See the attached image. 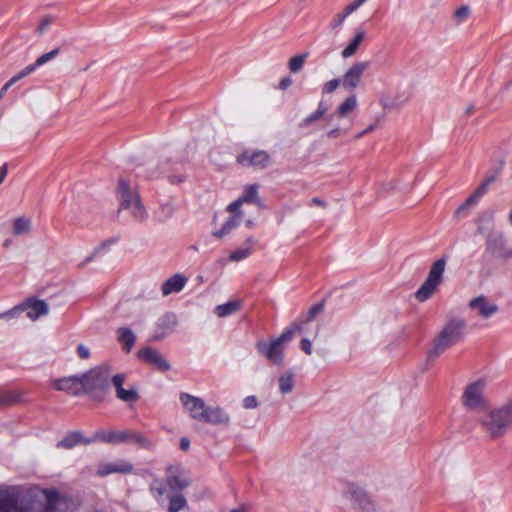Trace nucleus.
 Wrapping results in <instances>:
<instances>
[{"instance_id": "c85d7f7f", "label": "nucleus", "mask_w": 512, "mask_h": 512, "mask_svg": "<svg viewBox=\"0 0 512 512\" xmlns=\"http://www.w3.org/2000/svg\"><path fill=\"white\" fill-rule=\"evenodd\" d=\"M59 51H60L59 48H55V49L51 50L50 52L41 55L40 57L37 58V60L33 64H31V65L25 67L23 70H21L20 71L21 75L23 77L28 76L33 71H35V69L37 67L42 66L45 63L53 60L59 54Z\"/></svg>"}, {"instance_id": "5701e85b", "label": "nucleus", "mask_w": 512, "mask_h": 512, "mask_svg": "<svg viewBox=\"0 0 512 512\" xmlns=\"http://www.w3.org/2000/svg\"><path fill=\"white\" fill-rule=\"evenodd\" d=\"M124 380V374H116L112 377L111 381L116 389V395L122 401L135 402L138 399L137 391L135 389H124Z\"/></svg>"}, {"instance_id": "e433bc0d", "label": "nucleus", "mask_w": 512, "mask_h": 512, "mask_svg": "<svg viewBox=\"0 0 512 512\" xmlns=\"http://www.w3.org/2000/svg\"><path fill=\"white\" fill-rule=\"evenodd\" d=\"M31 230V221L25 217H19L13 222V233L16 236L28 234Z\"/></svg>"}, {"instance_id": "338daca9", "label": "nucleus", "mask_w": 512, "mask_h": 512, "mask_svg": "<svg viewBox=\"0 0 512 512\" xmlns=\"http://www.w3.org/2000/svg\"><path fill=\"white\" fill-rule=\"evenodd\" d=\"M327 135L330 138H337L340 135V130L339 128L332 129L327 133Z\"/></svg>"}, {"instance_id": "13d9d810", "label": "nucleus", "mask_w": 512, "mask_h": 512, "mask_svg": "<svg viewBox=\"0 0 512 512\" xmlns=\"http://www.w3.org/2000/svg\"><path fill=\"white\" fill-rule=\"evenodd\" d=\"M242 205H243L242 202L238 198L236 201H234V202H232L231 204L228 205L227 211H229L230 213H233V215H235L237 213H242L239 210Z\"/></svg>"}, {"instance_id": "f03ea898", "label": "nucleus", "mask_w": 512, "mask_h": 512, "mask_svg": "<svg viewBox=\"0 0 512 512\" xmlns=\"http://www.w3.org/2000/svg\"><path fill=\"white\" fill-rule=\"evenodd\" d=\"M478 424L489 440L504 438L512 428V398L487 409L479 418Z\"/></svg>"}, {"instance_id": "b1692460", "label": "nucleus", "mask_w": 512, "mask_h": 512, "mask_svg": "<svg viewBox=\"0 0 512 512\" xmlns=\"http://www.w3.org/2000/svg\"><path fill=\"white\" fill-rule=\"evenodd\" d=\"M187 283V278L181 274H175L168 278L161 286V291L164 296L172 293L180 292Z\"/></svg>"}, {"instance_id": "1a4fd4ad", "label": "nucleus", "mask_w": 512, "mask_h": 512, "mask_svg": "<svg viewBox=\"0 0 512 512\" xmlns=\"http://www.w3.org/2000/svg\"><path fill=\"white\" fill-rule=\"evenodd\" d=\"M179 400L185 413H187L190 418L200 422L203 421L208 405L202 398L183 392L180 394Z\"/></svg>"}, {"instance_id": "37998d69", "label": "nucleus", "mask_w": 512, "mask_h": 512, "mask_svg": "<svg viewBox=\"0 0 512 512\" xmlns=\"http://www.w3.org/2000/svg\"><path fill=\"white\" fill-rule=\"evenodd\" d=\"M108 246L106 245V243H102L100 244L99 246H97L93 251L92 253L87 256L80 264H79V267H84L85 265H87L88 263L92 262L97 256H99L100 254L106 252Z\"/></svg>"}, {"instance_id": "603ef678", "label": "nucleus", "mask_w": 512, "mask_h": 512, "mask_svg": "<svg viewBox=\"0 0 512 512\" xmlns=\"http://www.w3.org/2000/svg\"><path fill=\"white\" fill-rule=\"evenodd\" d=\"M324 305L322 303H318L310 308L307 313L305 321L313 320L319 313L322 312Z\"/></svg>"}, {"instance_id": "864d4df0", "label": "nucleus", "mask_w": 512, "mask_h": 512, "mask_svg": "<svg viewBox=\"0 0 512 512\" xmlns=\"http://www.w3.org/2000/svg\"><path fill=\"white\" fill-rule=\"evenodd\" d=\"M258 406V401L255 396H247L243 399V407L245 409H253Z\"/></svg>"}, {"instance_id": "8fccbe9b", "label": "nucleus", "mask_w": 512, "mask_h": 512, "mask_svg": "<svg viewBox=\"0 0 512 512\" xmlns=\"http://www.w3.org/2000/svg\"><path fill=\"white\" fill-rule=\"evenodd\" d=\"M469 15L470 8L468 6H461L455 11L454 17L458 22H463L468 18Z\"/></svg>"}, {"instance_id": "a18cd8bd", "label": "nucleus", "mask_w": 512, "mask_h": 512, "mask_svg": "<svg viewBox=\"0 0 512 512\" xmlns=\"http://www.w3.org/2000/svg\"><path fill=\"white\" fill-rule=\"evenodd\" d=\"M54 20H55L54 17L51 15H47V16L43 17L40 20L39 25L37 27L38 34L42 35V34L46 33L47 30L50 28V26L53 24Z\"/></svg>"}, {"instance_id": "09e8293b", "label": "nucleus", "mask_w": 512, "mask_h": 512, "mask_svg": "<svg viewBox=\"0 0 512 512\" xmlns=\"http://www.w3.org/2000/svg\"><path fill=\"white\" fill-rule=\"evenodd\" d=\"M380 105L383 107V109H394L401 106L402 103H398L394 100H391L387 95L382 94L379 99Z\"/></svg>"}, {"instance_id": "6ab92c4d", "label": "nucleus", "mask_w": 512, "mask_h": 512, "mask_svg": "<svg viewBox=\"0 0 512 512\" xmlns=\"http://www.w3.org/2000/svg\"><path fill=\"white\" fill-rule=\"evenodd\" d=\"M51 385L55 390L64 391L72 395H80L83 391L81 376H69L55 379L52 381Z\"/></svg>"}, {"instance_id": "49530a36", "label": "nucleus", "mask_w": 512, "mask_h": 512, "mask_svg": "<svg viewBox=\"0 0 512 512\" xmlns=\"http://www.w3.org/2000/svg\"><path fill=\"white\" fill-rule=\"evenodd\" d=\"M15 507V501L10 496L0 498V512H10Z\"/></svg>"}, {"instance_id": "7ed1b4c3", "label": "nucleus", "mask_w": 512, "mask_h": 512, "mask_svg": "<svg viewBox=\"0 0 512 512\" xmlns=\"http://www.w3.org/2000/svg\"><path fill=\"white\" fill-rule=\"evenodd\" d=\"M465 327L466 323L463 319H450L434 338L428 357L430 359L437 358L457 343L462 338Z\"/></svg>"}, {"instance_id": "e2e57ef3", "label": "nucleus", "mask_w": 512, "mask_h": 512, "mask_svg": "<svg viewBox=\"0 0 512 512\" xmlns=\"http://www.w3.org/2000/svg\"><path fill=\"white\" fill-rule=\"evenodd\" d=\"M190 447V441L188 438L186 437H183L181 438L180 440V448L183 450V451H187Z\"/></svg>"}, {"instance_id": "ddd939ff", "label": "nucleus", "mask_w": 512, "mask_h": 512, "mask_svg": "<svg viewBox=\"0 0 512 512\" xmlns=\"http://www.w3.org/2000/svg\"><path fill=\"white\" fill-rule=\"evenodd\" d=\"M242 166L264 169L269 165L270 156L263 150H245L237 157Z\"/></svg>"}, {"instance_id": "a211bd4d", "label": "nucleus", "mask_w": 512, "mask_h": 512, "mask_svg": "<svg viewBox=\"0 0 512 512\" xmlns=\"http://www.w3.org/2000/svg\"><path fill=\"white\" fill-rule=\"evenodd\" d=\"M93 441L111 445L126 444L129 442V430H99L95 433Z\"/></svg>"}, {"instance_id": "aec40b11", "label": "nucleus", "mask_w": 512, "mask_h": 512, "mask_svg": "<svg viewBox=\"0 0 512 512\" xmlns=\"http://www.w3.org/2000/svg\"><path fill=\"white\" fill-rule=\"evenodd\" d=\"M181 163L171 160L162 161L159 164V174L167 177L172 184H178L186 179V176L179 173Z\"/></svg>"}, {"instance_id": "473e14b6", "label": "nucleus", "mask_w": 512, "mask_h": 512, "mask_svg": "<svg viewBox=\"0 0 512 512\" xmlns=\"http://www.w3.org/2000/svg\"><path fill=\"white\" fill-rule=\"evenodd\" d=\"M278 388L282 394H289L294 389V375L285 371L279 375L278 378Z\"/></svg>"}, {"instance_id": "f257e3e1", "label": "nucleus", "mask_w": 512, "mask_h": 512, "mask_svg": "<svg viewBox=\"0 0 512 512\" xmlns=\"http://www.w3.org/2000/svg\"><path fill=\"white\" fill-rule=\"evenodd\" d=\"M477 233L485 237V252L501 261L512 259V247L509 246L503 232L494 224V211H482L477 220Z\"/></svg>"}, {"instance_id": "bb28decb", "label": "nucleus", "mask_w": 512, "mask_h": 512, "mask_svg": "<svg viewBox=\"0 0 512 512\" xmlns=\"http://www.w3.org/2000/svg\"><path fill=\"white\" fill-rule=\"evenodd\" d=\"M366 37V32L363 29H357L355 36L350 43L342 50L341 56L345 59L350 58L356 54L361 43Z\"/></svg>"}, {"instance_id": "4d7b16f0", "label": "nucleus", "mask_w": 512, "mask_h": 512, "mask_svg": "<svg viewBox=\"0 0 512 512\" xmlns=\"http://www.w3.org/2000/svg\"><path fill=\"white\" fill-rule=\"evenodd\" d=\"M77 355L81 359H88L90 357L89 348L83 344L78 345Z\"/></svg>"}, {"instance_id": "dca6fc26", "label": "nucleus", "mask_w": 512, "mask_h": 512, "mask_svg": "<svg viewBox=\"0 0 512 512\" xmlns=\"http://www.w3.org/2000/svg\"><path fill=\"white\" fill-rule=\"evenodd\" d=\"M469 308L484 319H488L498 312V306L483 295L471 299Z\"/></svg>"}, {"instance_id": "c756f323", "label": "nucleus", "mask_w": 512, "mask_h": 512, "mask_svg": "<svg viewBox=\"0 0 512 512\" xmlns=\"http://www.w3.org/2000/svg\"><path fill=\"white\" fill-rule=\"evenodd\" d=\"M491 181H492V179L488 180L485 183H483L482 185H480L476 189V191L457 209L456 215L457 216L460 215L462 212L467 210L469 207L476 204L479 201V199L486 193V191L488 189V185Z\"/></svg>"}, {"instance_id": "a878e982", "label": "nucleus", "mask_w": 512, "mask_h": 512, "mask_svg": "<svg viewBox=\"0 0 512 512\" xmlns=\"http://www.w3.org/2000/svg\"><path fill=\"white\" fill-rule=\"evenodd\" d=\"M118 342L122 345L123 351L129 353L136 342L134 332L128 327H120L116 331Z\"/></svg>"}, {"instance_id": "6e6552de", "label": "nucleus", "mask_w": 512, "mask_h": 512, "mask_svg": "<svg viewBox=\"0 0 512 512\" xmlns=\"http://www.w3.org/2000/svg\"><path fill=\"white\" fill-rule=\"evenodd\" d=\"M110 374L106 368L96 367L81 375L82 393L102 394L108 388Z\"/></svg>"}, {"instance_id": "72a5a7b5", "label": "nucleus", "mask_w": 512, "mask_h": 512, "mask_svg": "<svg viewBox=\"0 0 512 512\" xmlns=\"http://www.w3.org/2000/svg\"><path fill=\"white\" fill-rule=\"evenodd\" d=\"M302 322H293L289 327H287L282 334L274 338L277 342H279L282 346L292 340L294 335L302 330Z\"/></svg>"}, {"instance_id": "2f4dec72", "label": "nucleus", "mask_w": 512, "mask_h": 512, "mask_svg": "<svg viewBox=\"0 0 512 512\" xmlns=\"http://www.w3.org/2000/svg\"><path fill=\"white\" fill-rule=\"evenodd\" d=\"M240 306V301L232 300L227 303L216 306L214 309V313L220 318L227 317L235 314L240 309Z\"/></svg>"}, {"instance_id": "5fc2aeb1", "label": "nucleus", "mask_w": 512, "mask_h": 512, "mask_svg": "<svg viewBox=\"0 0 512 512\" xmlns=\"http://www.w3.org/2000/svg\"><path fill=\"white\" fill-rule=\"evenodd\" d=\"M17 311L15 306L5 312L0 313V320H12L17 318Z\"/></svg>"}, {"instance_id": "4468645a", "label": "nucleus", "mask_w": 512, "mask_h": 512, "mask_svg": "<svg viewBox=\"0 0 512 512\" xmlns=\"http://www.w3.org/2000/svg\"><path fill=\"white\" fill-rule=\"evenodd\" d=\"M137 357L153 366L157 370L161 372H166L170 370L171 366L166 358L156 349L152 347H143L137 352Z\"/></svg>"}, {"instance_id": "412c9836", "label": "nucleus", "mask_w": 512, "mask_h": 512, "mask_svg": "<svg viewBox=\"0 0 512 512\" xmlns=\"http://www.w3.org/2000/svg\"><path fill=\"white\" fill-rule=\"evenodd\" d=\"M133 472V465L125 460L103 463L98 467L99 476H107L113 473L129 474Z\"/></svg>"}, {"instance_id": "de8ad7c7", "label": "nucleus", "mask_w": 512, "mask_h": 512, "mask_svg": "<svg viewBox=\"0 0 512 512\" xmlns=\"http://www.w3.org/2000/svg\"><path fill=\"white\" fill-rule=\"evenodd\" d=\"M341 85L340 79H332L323 84L322 94H330L334 92Z\"/></svg>"}, {"instance_id": "f3484780", "label": "nucleus", "mask_w": 512, "mask_h": 512, "mask_svg": "<svg viewBox=\"0 0 512 512\" xmlns=\"http://www.w3.org/2000/svg\"><path fill=\"white\" fill-rule=\"evenodd\" d=\"M343 495L348 500L352 501L355 505L360 508H366L370 501L365 489L353 482H348L345 484V488L343 491Z\"/></svg>"}, {"instance_id": "69168bd1", "label": "nucleus", "mask_w": 512, "mask_h": 512, "mask_svg": "<svg viewBox=\"0 0 512 512\" xmlns=\"http://www.w3.org/2000/svg\"><path fill=\"white\" fill-rule=\"evenodd\" d=\"M311 203L313 205H316V206H319V207H326V203L322 199L317 198V197L313 198L311 200Z\"/></svg>"}, {"instance_id": "f704fd0d", "label": "nucleus", "mask_w": 512, "mask_h": 512, "mask_svg": "<svg viewBox=\"0 0 512 512\" xmlns=\"http://www.w3.org/2000/svg\"><path fill=\"white\" fill-rule=\"evenodd\" d=\"M258 188L257 184L246 186L242 195L239 197L242 204L244 203H254L260 205V200L258 197Z\"/></svg>"}, {"instance_id": "774afa93", "label": "nucleus", "mask_w": 512, "mask_h": 512, "mask_svg": "<svg viewBox=\"0 0 512 512\" xmlns=\"http://www.w3.org/2000/svg\"><path fill=\"white\" fill-rule=\"evenodd\" d=\"M507 219H508V223L512 226V206H511L510 212L508 213Z\"/></svg>"}, {"instance_id": "0e129e2a", "label": "nucleus", "mask_w": 512, "mask_h": 512, "mask_svg": "<svg viewBox=\"0 0 512 512\" xmlns=\"http://www.w3.org/2000/svg\"><path fill=\"white\" fill-rule=\"evenodd\" d=\"M7 171H8V166L7 164H3L0 168V184L4 181L6 175H7Z\"/></svg>"}, {"instance_id": "79ce46f5", "label": "nucleus", "mask_w": 512, "mask_h": 512, "mask_svg": "<svg viewBox=\"0 0 512 512\" xmlns=\"http://www.w3.org/2000/svg\"><path fill=\"white\" fill-rule=\"evenodd\" d=\"M307 55H296L292 57L289 61V69L293 73H297L300 71L304 65Z\"/></svg>"}, {"instance_id": "4be33fe9", "label": "nucleus", "mask_w": 512, "mask_h": 512, "mask_svg": "<svg viewBox=\"0 0 512 512\" xmlns=\"http://www.w3.org/2000/svg\"><path fill=\"white\" fill-rule=\"evenodd\" d=\"M202 422L212 425L228 426L230 424V416L222 407L208 405L207 412Z\"/></svg>"}, {"instance_id": "052dcab7", "label": "nucleus", "mask_w": 512, "mask_h": 512, "mask_svg": "<svg viewBox=\"0 0 512 512\" xmlns=\"http://www.w3.org/2000/svg\"><path fill=\"white\" fill-rule=\"evenodd\" d=\"M359 8V6L353 1L351 2L350 4H348L344 9H343V13L348 17L350 14H352L353 12H355L357 9Z\"/></svg>"}, {"instance_id": "ea45409f", "label": "nucleus", "mask_w": 512, "mask_h": 512, "mask_svg": "<svg viewBox=\"0 0 512 512\" xmlns=\"http://www.w3.org/2000/svg\"><path fill=\"white\" fill-rule=\"evenodd\" d=\"M326 107L323 106L322 103L319 104L317 110L315 112H313L312 114H310L309 116H307L306 118H304L299 126L302 127V128H306V127H309L310 125H312L315 121L319 120L320 118H322L324 116V114L326 113Z\"/></svg>"}, {"instance_id": "9b49d317", "label": "nucleus", "mask_w": 512, "mask_h": 512, "mask_svg": "<svg viewBox=\"0 0 512 512\" xmlns=\"http://www.w3.org/2000/svg\"><path fill=\"white\" fill-rule=\"evenodd\" d=\"M258 352L263 355L270 363L276 366H282L284 362V346L275 339L270 342L260 340L256 343Z\"/></svg>"}, {"instance_id": "3c124183", "label": "nucleus", "mask_w": 512, "mask_h": 512, "mask_svg": "<svg viewBox=\"0 0 512 512\" xmlns=\"http://www.w3.org/2000/svg\"><path fill=\"white\" fill-rule=\"evenodd\" d=\"M24 78L19 72L17 75L13 76L0 90V100L3 98L7 90L14 85L17 81Z\"/></svg>"}, {"instance_id": "c03bdc74", "label": "nucleus", "mask_w": 512, "mask_h": 512, "mask_svg": "<svg viewBox=\"0 0 512 512\" xmlns=\"http://www.w3.org/2000/svg\"><path fill=\"white\" fill-rule=\"evenodd\" d=\"M251 252V248L237 249L230 254L229 259L231 261L238 262L250 256Z\"/></svg>"}, {"instance_id": "0eeeda50", "label": "nucleus", "mask_w": 512, "mask_h": 512, "mask_svg": "<svg viewBox=\"0 0 512 512\" xmlns=\"http://www.w3.org/2000/svg\"><path fill=\"white\" fill-rule=\"evenodd\" d=\"M446 264L447 257L445 256L433 262L426 280L415 293V298L419 302H425L437 291L438 287L443 282Z\"/></svg>"}, {"instance_id": "4c0bfd02", "label": "nucleus", "mask_w": 512, "mask_h": 512, "mask_svg": "<svg viewBox=\"0 0 512 512\" xmlns=\"http://www.w3.org/2000/svg\"><path fill=\"white\" fill-rule=\"evenodd\" d=\"M149 490H150V493L152 494V496L156 499V501L158 503L163 502V496L166 492V486L162 480H159V479L153 480L150 485Z\"/></svg>"}, {"instance_id": "393cba45", "label": "nucleus", "mask_w": 512, "mask_h": 512, "mask_svg": "<svg viewBox=\"0 0 512 512\" xmlns=\"http://www.w3.org/2000/svg\"><path fill=\"white\" fill-rule=\"evenodd\" d=\"M176 469L172 467L168 469L166 482L172 490H182L189 486L190 481L188 477H186L182 473H176Z\"/></svg>"}, {"instance_id": "2eb2a0df", "label": "nucleus", "mask_w": 512, "mask_h": 512, "mask_svg": "<svg viewBox=\"0 0 512 512\" xmlns=\"http://www.w3.org/2000/svg\"><path fill=\"white\" fill-rule=\"evenodd\" d=\"M178 326V318L172 313L168 312L161 316L156 322V329L152 336V340L159 341L173 333Z\"/></svg>"}, {"instance_id": "7c9ffc66", "label": "nucleus", "mask_w": 512, "mask_h": 512, "mask_svg": "<svg viewBox=\"0 0 512 512\" xmlns=\"http://www.w3.org/2000/svg\"><path fill=\"white\" fill-rule=\"evenodd\" d=\"M358 106L357 96L350 94L346 97L343 102L337 107L336 115L340 118H346L352 113Z\"/></svg>"}, {"instance_id": "20e7f679", "label": "nucleus", "mask_w": 512, "mask_h": 512, "mask_svg": "<svg viewBox=\"0 0 512 512\" xmlns=\"http://www.w3.org/2000/svg\"><path fill=\"white\" fill-rule=\"evenodd\" d=\"M36 500L21 512H71L75 508L74 502L56 491H41Z\"/></svg>"}, {"instance_id": "6e6d98bb", "label": "nucleus", "mask_w": 512, "mask_h": 512, "mask_svg": "<svg viewBox=\"0 0 512 512\" xmlns=\"http://www.w3.org/2000/svg\"><path fill=\"white\" fill-rule=\"evenodd\" d=\"M346 18L347 16L343 12L336 14L331 22V27L333 29L340 27Z\"/></svg>"}, {"instance_id": "bf43d9fd", "label": "nucleus", "mask_w": 512, "mask_h": 512, "mask_svg": "<svg viewBox=\"0 0 512 512\" xmlns=\"http://www.w3.org/2000/svg\"><path fill=\"white\" fill-rule=\"evenodd\" d=\"M300 347L301 349L307 354V355H311L312 354V343L310 340L304 338L301 340V343H300Z\"/></svg>"}, {"instance_id": "f8f14e48", "label": "nucleus", "mask_w": 512, "mask_h": 512, "mask_svg": "<svg viewBox=\"0 0 512 512\" xmlns=\"http://www.w3.org/2000/svg\"><path fill=\"white\" fill-rule=\"evenodd\" d=\"M17 311V318L23 313L27 312V317L31 321L38 320L41 316L49 313V306L43 300H37L34 298H28L25 301L15 306Z\"/></svg>"}, {"instance_id": "423d86ee", "label": "nucleus", "mask_w": 512, "mask_h": 512, "mask_svg": "<svg viewBox=\"0 0 512 512\" xmlns=\"http://www.w3.org/2000/svg\"><path fill=\"white\" fill-rule=\"evenodd\" d=\"M487 382L485 379H476L469 382L464 388L460 398L461 405L467 411H482L489 406V399L485 393Z\"/></svg>"}, {"instance_id": "39448f33", "label": "nucleus", "mask_w": 512, "mask_h": 512, "mask_svg": "<svg viewBox=\"0 0 512 512\" xmlns=\"http://www.w3.org/2000/svg\"><path fill=\"white\" fill-rule=\"evenodd\" d=\"M117 193L121 210L128 211L130 216L138 222H143L147 218L148 213L137 190L128 181L123 178L119 179Z\"/></svg>"}, {"instance_id": "9d476101", "label": "nucleus", "mask_w": 512, "mask_h": 512, "mask_svg": "<svg viewBox=\"0 0 512 512\" xmlns=\"http://www.w3.org/2000/svg\"><path fill=\"white\" fill-rule=\"evenodd\" d=\"M369 61L354 62L344 73L341 80V86L348 91L356 89L364 76V73L369 68Z\"/></svg>"}, {"instance_id": "58836bf2", "label": "nucleus", "mask_w": 512, "mask_h": 512, "mask_svg": "<svg viewBox=\"0 0 512 512\" xmlns=\"http://www.w3.org/2000/svg\"><path fill=\"white\" fill-rule=\"evenodd\" d=\"M82 440V436L80 433L72 432L65 436L60 442H58L57 447L71 449L79 444Z\"/></svg>"}, {"instance_id": "c9c22d12", "label": "nucleus", "mask_w": 512, "mask_h": 512, "mask_svg": "<svg viewBox=\"0 0 512 512\" xmlns=\"http://www.w3.org/2000/svg\"><path fill=\"white\" fill-rule=\"evenodd\" d=\"M127 444H135L143 449H151L153 447V443L148 438L134 430H129V442Z\"/></svg>"}, {"instance_id": "cd10ccee", "label": "nucleus", "mask_w": 512, "mask_h": 512, "mask_svg": "<svg viewBox=\"0 0 512 512\" xmlns=\"http://www.w3.org/2000/svg\"><path fill=\"white\" fill-rule=\"evenodd\" d=\"M243 213H237L235 215L230 216L226 222L223 224L221 229L214 231L212 234L216 238H222L227 236L233 231L236 227L239 226L242 221Z\"/></svg>"}, {"instance_id": "680f3d73", "label": "nucleus", "mask_w": 512, "mask_h": 512, "mask_svg": "<svg viewBox=\"0 0 512 512\" xmlns=\"http://www.w3.org/2000/svg\"><path fill=\"white\" fill-rule=\"evenodd\" d=\"M292 80L289 77L283 78L279 83V88L282 90L287 89L289 86H291Z\"/></svg>"}, {"instance_id": "a19ab883", "label": "nucleus", "mask_w": 512, "mask_h": 512, "mask_svg": "<svg viewBox=\"0 0 512 512\" xmlns=\"http://www.w3.org/2000/svg\"><path fill=\"white\" fill-rule=\"evenodd\" d=\"M187 506V501L181 494H174L170 497L168 512H179Z\"/></svg>"}]
</instances>
